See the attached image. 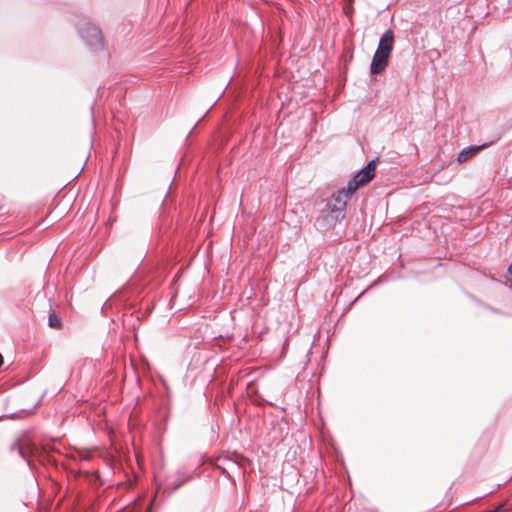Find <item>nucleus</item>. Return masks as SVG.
I'll list each match as a JSON object with an SVG mask.
<instances>
[{"mask_svg": "<svg viewBox=\"0 0 512 512\" xmlns=\"http://www.w3.org/2000/svg\"><path fill=\"white\" fill-rule=\"evenodd\" d=\"M82 39L93 49L103 47V38L100 29L92 23H84L80 28Z\"/></svg>", "mask_w": 512, "mask_h": 512, "instance_id": "4", "label": "nucleus"}, {"mask_svg": "<svg viewBox=\"0 0 512 512\" xmlns=\"http://www.w3.org/2000/svg\"><path fill=\"white\" fill-rule=\"evenodd\" d=\"M485 147H487L486 144H483V145H480V146H469L467 148H464L458 154V158H457L458 162L459 163L466 162L467 160L471 159L474 155H476V153L478 151H480L481 149H483Z\"/></svg>", "mask_w": 512, "mask_h": 512, "instance_id": "5", "label": "nucleus"}, {"mask_svg": "<svg viewBox=\"0 0 512 512\" xmlns=\"http://www.w3.org/2000/svg\"><path fill=\"white\" fill-rule=\"evenodd\" d=\"M350 193L347 188H342L334 193L331 199L327 202L326 209L327 212L331 214V217L335 221H339L345 217V209L347 205V200L349 199Z\"/></svg>", "mask_w": 512, "mask_h": 512, "instance_id": "2", "label": "nucleus"}, {"mask_svg": "<svg viewBox=\"0 0 512 512\" xmlns=\"http://www.w3.org/2000/svg\"><path fill=\"white\" fill-rule=\"evenodd\" d=\"M376 160H371L363 169H361L353 178L347 183L350 193H354L360 186L365 185L371 181L375 175Z\"/></svg>", "mask_w": 512, "mask_h": 512, "instance_id": "3", "label": "nucleus"}, {"mask_svg": "<svg viewBox=\"0 0 512 512\" xmlns=\"http://www.w3.org/2000/svg\"><path fill=\"white\" fill-rule=\"evenodd\" d=\"M11 451L16 452L22 459L29 462L28 460V451L26 447V443L24 440H17L15 443L11 445Z\"/></svg>", "mask_w": 512, "mask_h": 512, "instance_id": "6", "label": "nucleus"}, {"mask_svg": "<svg viewBox=\"0 0 512 512\" xmlns=\"http://www.w3.org/2000/svg\"><path fill=\"white\" fill-rule=\"evenodd\" d=\"M3 362H4V360H3V356H2V354L0 353V367L2 366Z\"/></svg>", "mask_w": 512, "mask_h": 512, "instance_id": "8", "label": "nucleus"}, {"mask_svg": "<svg viewBox=\"0 0 512 512\" xmlns=\"http://www.w3.org/2000/svg\"><path fill=\"white\" fill-rule=\"evenodd\" d=\"M393 45L394 33L391 29H388L381 36L376 52L373 55L370 65L371 74L377 75L386 69Z\"/></svg>", "mask_w": 512, "mask_h": 512, "instance_id": "1", "label": "nucleus"}, {"mask_svg": "<svg viewBox=\"0 0 512 512\" xmlns=\"http://www.w3.org/2000/svg\"><path fill=\"white\" fill-rule=\"evenodd\" d=\"M48 324L51 328H60L61 322L54 312L49 314Z\"/></svg>", "mask_w": 512, "mask_h": 512, "instance_id": "7", "label": "nucleus"}]
</instances>
